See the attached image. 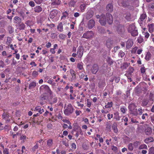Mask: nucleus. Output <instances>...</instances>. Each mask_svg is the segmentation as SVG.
<instances>
[{
  "instance_id": "obj_1",
  "label": "nucleus",
  "mask_w": 154,
  "mask_h": 154,
  "mask_svg": "<svg viewBox=\"0 0 154 154\" xmlns=\"http://www.w3.org/2000/svg\"><path fill=\"white\" fill-rule=\"evenodd\" d=\"M73 110L74 109L72 105L71 104H69L64 111V113L66 115L68 116L72 113Z\"/></svg>"
},
{
  "instance_id": "obj_2",
  "label": "nucleus",
  "mask_w": 154,
  "mask_h": 154,
  "mask_svg": "<svg viewBox=\"0 0 154 154\" xmlns=\"http://www.w3.org/2000/svg\"><path fill=\"white\" fill-rule=\"evenodd\" d=\"M40 91L41 92H44L45 94L49 93L50 95H52V93L49 87L45 85H43L40 87Z\"/></svg>"
},
{
  "instance_id": "obj_3",
  "label": "nucleus",
  "mask_w": 154,
  "mask_h": 154,
  "mask_svg": "<svg viewBox=\"0 0 154 154\" xmlns=\"http://www.w3.org/2000/svg\"><path fill=\"white\" fill-rule=\"evenodd\" d=\"M94 35V33L92 31H87L83 35L82 38L86 39H90L92 38Z\"/></svg>"
},
{
  "instance_id": "obj_4",
  "label": "nucleus",
  "mask_w": 154,
  "mask_h": 154,
  "mask_svg": "<svg viewBox=\"0 0 154 154\" xmlns=\"http://www.w3.org/2000/svg\"><path fill=\"white\" fill-rule=\"evenodd\" d=\"M34 111L36 112H38L36 114H34L33 115V116L36 117L39 116L40 114L43 112H44V110L43 109H42L40 106H37L35 108Z\"/></svg>"
},
{
  "instance_id": "obj_5",
  "label": "nucleus",
  "mask_w": 154,
  "mask_h": 154,
  "mask_svg": "<svg viewBox=\"0 0 154 154\" xmlns=\"http://www.w3.org/2000/svg\"><path fill=\"white\" fill-rule=\"evenodd\" d=\"M118 3L119 5L124 7H126L129 4L132 5V2L130 3L129 1L128 2L127 0H118Z\"/></svg>"
},
{
  "instance_id": "obj_6",
  "label": "nucleus",
  "mask_w": 154,
  "mask_h": 154,
  "mask_svg": "<svg viewBox=\"0 0 154 154\" xmlns=\"http://www.w3.org/2000/svg\"><path fill=\"white\" fill-rule=\"evenodd\" d=\"M99 21L102 25L104 26L105 25L106 22V20L104 14H102L100 15Z\"/></svg>"
},
{
  "instance_id": "obj_7",
  "label": "nucleus",
  "mask_w": 154,
  "mask_h": 154,
  "mask_svg": "<svg viewBox=\"0 0 154 154\" xmlns=\"http://www.w3.org/2000/svg\"><path fill=\"white\" fill-rule=\"evenodd\" d=\"M135 25L134 24L130 25L128 28V31L131 33L132 36H135Z\"/></svg>"
},
{
  "instance_id": "obj_8",
  "label": "nucleus",
  "mask_w": 154,
  "mask_h": 154,
  "mask_svg": "<svg viewBox=\"0 0 154 154\" xmlns=\"http://www.w3.org/2000/svg\"><path fill=\"white\" fill-rule=\"evenodd\" d=\"M106 19L109 24H111L113 22V18L112 15L108 13L106 14Z\"/></svg>"
},
{
  "instance_id": "obj_9",
  "label": "nucleus",
  "mask_w": 154,
  "mask_h": 154,
  "mask_svg": "<svg viewBox=\"0 0 154 154\" xmlns=\"http://www.w3.org/2000/svg\"><path fill=\"white\" fill-rule=\"evenodd\" d=\"M99 70V67L97 64H94L91 69V71L93 74H96Z\"/></svg>"
},
{
  "instance_id": "obj_10",
  "label": "nucleus",
  "mask_w": 154,
  "mask_h": 154,
  "mask_svg": "<svg viewBox=\"0 0 154 154\" xmlns=\"http://www.w3.org/2000/svg\"><path fill=\"white\" fill-rule=\"evenodd\" d=\"M83 53V47L82 46H79L77 49V54L78 57L81 58L82 56Z\"/></svg>"
},
{
  "instance_id": "obj_11",
  "label": "nucleus",
  "mask_w": 154,
  "mask_h": 154,
  "mask_svg": "<svg viewBox=\"0 0 154 154\" xmlns=\"http://www.w3.org/2000/svg\"><path fill=\"white\" fill-rule=\"evenodd\" d=\"M48 100L51 104H53L57 102V99L56 97L51 95L48 99Z\"/></svg>"
},
{
  "instance_id": "obj_12",
  "label": "nucleus",
  "mask_w": 154,
  "mask_h": 154,
  "mask_svg": "<svg viewBox=\"0 0 154 154\" xmlns=\"http://www.w3.org/2000/svg\"><path fill=\"white\" fill-rule=\"evenodd\" d=\"M106 83L105 79L99 80L98 83V87L100 88H102L106 85Z\"/></svg>"
},
{
  "instance_id": "obj_13",
  "label": "nucleus",
  "mask_w": 154,
  "mask_h": 154,
  "mask_svg": "<svg viewBox=\"0 0 154 154\" xmlns=\"http://www.w3.org/2000/svg\"><path fill=\"white\" fill-rule=\"evenodd\" d=\"M94 14L93 11L91 10H89L87 12L86 15V18L88 20L92 17Z\"/></svg>"
},
{
  "instance_id": "obj_14",
  "label": "nucleus",
  "mask_w": 154,
  "mask_h": 154,
  "mask_svg": "<svg viewBox=\"0 0 154 154\" xmlns=\"http://www.w3.org/2000/svg\"><path fill=\"white\" fill-rule=\"evenodd\" d=\"M95 24L94 20L91 19L89 20L88 23V27L89 29H91L93 27Z\"/></svg>"
},
{
  "instance_id": "obj_15",
  "label": "nucleus",
  "mask_w": 154,
  "mask_h": 154,
  "mask_svg": "<svg viewBox=\"0 0 154 154\" xmlns=\"http://www.w3.org/2000/svg\"><path fill=\"white\" fill-rule=\"evenodd\" d=\"M58 11L56 10H53L50 12L49 16L51 19H53L58 13Z\"/></svg>"
},
{
  "instance_id": "obj_16",
  "label": "nucleus",
  "mask_w": 154,
  "mask_h": 154,
  "mask_svg": "<svg viewBox=\"0 0 154 154\" xmlns=\"http://www.w3.org/2000/svg\"><path fill=\"white\" fill-rule=\"evenodd\" d=\"M146 17V15L145 14H143L141 15L140 19L138 20V22L141 26V25L142 24V21L144 20Z\"/></svg>"
},
{
  "instance_id": "obj_17",
  "label": "nucleus",
  "mask_w": 154,
  "mask_h": 154,
  "mask_svg": "<svg viewBox=\"0 0 154 154\" xmlns=\"http://www.w3.org/2000/svg\"><path fill=\"white\" fill-rule=\"evenodd\" d=\"M70 73L72 76L71 81H72L76 79L75 72L73 69H71L70 70Z\"/></svg>"
},
{
  "instance_id": "obj_18",
  "label": "nucleus",
  "mask_w": 154,
  "mask_h": 154,
  "mask_svg": "<svg viewBox=\"0 0 154 154\" xmlns=\"http://www.w3.org/2000/svg\"><path fill=\"white\" fill-rule=\"evenodd\" d=\"M106 10L108 12H112L113 11V6L112 4L111 3L108 4L106 7Z\"/></svg>"
},
{
  "instance_id": "obj_19",
  "label": "nucleus",
  "mask_w": 154,
  "mask_h": 154,
  "mask_svg": "<svg viewBox=\"0 0 154 154\" xmlns=\"http://www.w3.org/2000/svg\"><path fill=\"white\" fill-rule=\"evenodd\" d=\"M43 119V116L39 117V118H38L37 119L36 118H35L34 119V123L37 124L38 125H39L40 124L41 122L42 121V119Z\"/></svg>"
},
{
  "instance_id": "obj_20",
  "label": "nucleus",
  "mask_w": 154,
  "mask_h": 154,
  "mask_svg": "<svg viewBox=\"0 0 154 154\" xmlns=\"http://www.w3.org/2000/svg\"><path fill=\"white\" fill-rule=\"evenodd\" d=\"M133 41L131 39H130L128 40L127 42L126 43V47L127 48H129L133 45Z\"/></svg>"
},
{
  "instance_id": "obj_21",
  "label": "nucleus",
  "mask_w": 154,
  "mask_h": 154,
  "mask_svg": "<svg viewBox=\"0 0 154 154\" xmlns=\"http://www.w3.org/2000/svg\"><path fill=\"white\" fill-rule=\"evenodd\" d=\"M117 29V30L119 33L123 32L125 30L124 27L122 25H119Z\"/></svg>"
},
{
  "instance_id": "obj_22",
  "label": "nucleus",
  "mask_w": 154,
  "mask_h": 154,
  "mask_svg": "<svg viewBox=\"0 0 154 154\" xmlns=\"http://www.w3.org/2000/svg\"><path fill=\"white\" fill-rule=\"evenodd\" d=\"M144 126L140 125H138V128L137 129V132L139 133H141L143 131L144 129Z\"/></svg>"
},
{
  "instance_id": "obj_23",
  "label": "nucleus",
  "mask_w": 154,
  "mask_h": 154,
  "mask_svg": "<svg viewBox=\"0 0 154 154\" xmlns=\"http://www.w3.org/2000/svg\"><path fill=\"white\" fill-rule=\"evenodd\" d=\"M34 10L35 12L40 13L42 11V8L40 6H37L34 8Z\"/></svg>"
},
{
  "instance_id": "obj_24",
  "label": "nucleus",
  "mask_w": 154,
  "mask_h": 154,
  "mask_svg": "<svg viewBox=\"0 0 154 154\" xmlns=\"http://www.w3.org/2000/svg\"><path fill=\"white\" fill-rule=\"evenodd\" d=\"M129 66L128 63H124L121 65L120 68L122 70H124L126 69Z\"/></svg>"
},
{
  "instance_id": "obj_25",
  "label": "nucleus",
  "mask_w": 154,
  "mask_h": 154,
  "mask_svg": "<svg viewBox=\"0 0 154 154\" xmlns=\"http://www.w3.org/2000/svg\"><path fill=\"white\" fill-rule=\"evenodd\" d=\"M154 139L153 137H150L146 138L144 140V142L147 144L153 141Z\"/></svg>"
},
{
  "instance_id": "obj_26",
  "label": "nucleus",
  "mask_w": 154,
  "mask_h": 154,
  "mask_svg": "<svg viewBox=\"0 0 154 154\" xmlns=\"http://www.w3.org/2000/svg\"><path fill=\"white\" fill-rule=\"evenodd\" d=\"M154 24H151L148 25L149 31L150 33H152L154 30Z\"/></svg>"
},
{
  "instance_id": "obj_27",
  "label": "nucleus",
  "mask_w": 154,
  "mask_h": 154,
  "mask_svg": "<svg viewBox=\"0 0 154 154\" xmlns=\"http://www.w3.org/2000/svg\"><path fill=\"white\" fill-rule=\"evenodd\" d=\"M57 29L59 31L62 32L63 31V25L62 22H60L57 26Z\"/></svg>"
},
{
  "instance_id": "obj_28",
  "label": "nucleus",
  "mask_w": 154,
  "mask_h": 154,
  "mask_svg": "<svg viewBox=\"0 0 154 154\" xmlns=\"http://www.w3.org/2000/svg\"><path fill=\"white\" fill-rule=\"evenodd\" d=\"M14 20H15L14 22L16 23L19 24L21 23V19L18 17H15L14 18Z\"/></svg>"
},
{
  "instance_id": "obj_29",
  "label": "nucleus",
  "mask_w": 154,
  "mask_h": 154,
  "mask_svg": "<svg viewBox=\"0 0 154 154\" xmlns=\"http://www.w3.org/2000/svg\"><path fill=\"white\" fill-rule=\"evenodd\" d=\"M134 104H130L128 106V108L131 111V113L132 114H134Z\"/></svg>"
},
{
  "instance_id": "obj_30",
  "label": "nucleus",
  "mask_w": 154,
  "mask_h": 154,
  "mask_svg": "<svg viewBox=\"0 0 154 154\" xmlns=\"http://www.w3.org/2000/svg\"><path fill=\"white\" fill-rule=\"evenodd\" d=\"M145 132L146 134L148 135H150L152 132L151 128L150 127H148L146 129H145Z\"/></svg>"
},
{
  "instance_id": "obj_31",
  "label": "nucleus",
  "mask_w": 154,
  "mask_h": 154,
  "mask_svg": "<svg viewBox=\"0 0 154 154\" xmlns=\"http://www.w3.org/2000/svg\"><path fill=\"white\" fill-rule=\"evenodd\" d=\"M117 125L116 123H114L112 125V128L114 132L115 133H117L118 131V130L117 128Z\"/></svg>"
},
{
  "instance_id": "obj_32",
  "label": "nucleus",
  "mask_w": 154,
  "mask_h": 154,
  "mask_svg": "<svg viewBox=\"0 0 154 154\" xmlns=\"http://www.w3.org/2000/svg\"><path fill=\"white\" fill-rule=\"evenodd\" d=\"M52 1V4L53 5H59L61 3L60 0H51Z\"/></svg>"
},
{
  "instance_id": "obj_33",
  "label": "nucleus",
  "mask_w": 154,
  "mask_h": 154,
  "mask_svg": "<svg viewBox=\"0 0 154 154\" xmlns=\"http://www.w3.org/2000/svg\"><path fill=\"white\" fill-rule=\"evenodd\" d=\"M36 86V83L35 82H33L29 84V89H31L35 87Z\"/></svg>"
},
{
  "instance_id": "obj_34",
  "label": "nucleus",
  "mask_w": 154,
  "mask_h": 154,
  "mask_svg": "<svg viewBox=\"0 0 154 154\" xmlns=\"http://www.w3.org/2000/svg\"><path fill=\"white\" fill-rule=\"evenodd\" d=\"M40 99L41 100H47L48 99V97L46 95H42L40 97Z\"/></svg>"
},
{
  "instance_id": "obj_35",
  "label": "nucleus",
  "mask_w": 154,
  "mask_h": 154,
  "mask_svg": "<svg viewBox=\"0 0 154 154\" xmlns=\"http://www.w3.org/2000/svg\"><path fill=\"white\" fill-rule=\"evenodd\" d=\"M76 1L75 0H71L69 3V5L71 7H74Z\"/></svg>"
},
{
  "instance_id": "obj_36",
  "label": "nucleus",
  "mask_w": 154,
  "mask_h": 154,
  "mask_svg": "<svg viewBox=\"0 0 154 154\" xmlns=\"http://www.w3.org/2000/svg\"><path fill=\"white\" fill-rule=\"evenodd\" d=\"M106 46L108 48H109L112 47V44L111 41L110 40L108 39L107 40L106 42Z\"/></svg>"
},
{
  "instance_id": "obj_37",
  "label": "nucleus",
  "mask_w": 154,
  "mask_h": 154,
  "mask_svg": "<svg viewBox=\"0 0 154 154\" xmlns=\"http://www.w3.org/2000/svg\"><path fill=\"white\" fill-rule=\"evenodd\" d=\"M151 57V54L149 52H148L146 54L145 59L147 60H149L150 59Z\"/></svg>"
},
{
  "instance_id": "obj_38",
  "label": "nucleus",
  "mask_w": 154,
  "mask_h": 154,
  "mask_svg": "<svg viewBox=\"0 0 154 154\" xmlns=\"http://www.w3.org/2000/svg\"><path fill=\"white\" fill-rule=\"evenodd\" d=\"M8 30L10 34L12 33L14 31V28L12 26H9L8 27Z\"/></svg>"
},
{
  "instance_id": "obj_39",
  "label": "nucleus",
  "mask_w": 154,
  "mask_h": 154,
  "mask_svg": "<svg viewBox=\"0 0 154 154\" xmlns=\"http://www.w3.org/2000/svg\"><path fill=\"white\" fill-rule=\"evenodd\" d=\"M77 67L79 70H82L83 69V63H78L77 65Z\"/></svg>"
},
{
  "instance_id": "obj_40",
  "label": "nucleus",
  "mask_w": 154,
  "mask_h": 154,
  "mask_svg": "<svg viewBox=\"0 0 154 154\" xmlns=\"http://www.w3.org/2000/svg\"><path fill=\"white\" fill-rule=\"evenodd\" d=\"M69 15V14L66 11H65L63 13V16L61 17V19H64V20L66 17H67Z\"/></svg>"
},
{
  "instance_id": "obj_41",
  "label": "nucleus",
  "mask_w": 154,
  "mask_h": 154,
  "mask_svg": "<svg viewBox=\"0 0 154 154\" xmlns=\"http://www.w3.org/2000/svg\"><path fill=\"white\" fill-rule=\"evenodd\" d=\"M139 149H147V146L145 144H142L139 146Z\"/></svg>"
},
{
  "instance_id": "obj_42",
  "label": "nucleus",
  "mask_w": 154,
  "mask_h": 154,
  "mask_svg": "<svg viewBox=\"0 0 154 154\" xmlns=\"http://www.w3.org/2000/svg\"><path fill=\"white\" fill-rule=\"evenodd\" d=\"M148 154H154V147H152L149 149Z\"/></svg>"
},
{
  "instance_id": "obj_43",
  "label": "nucleus",
  "mask_w": 154,
  "mask_h": 154,
  "mask_svg": "<svg viewBox=\"0 0 154 154\" xmlns=\"http://www.w3.org/2000/svg\"><path fill=\"white\" fill-rule=\"evenodd\" d=\"M112 105V102H108L107 104L105 106V108H108L111 107Z\"/></svg>"
},
{
  "instance_id": "obj_44",
  "label": "nucleus",
  "mask_w": 154,
  "mask_h": 154,
  "mask_svg": "<svg viewBox=\"0 0 154 154\" xmlns=\"http://www.w3.org/2000/svg\"><path fill=\"white\" fill-rule=\"evenodd\" d=\"M114 114L115 115L114 118L117 120L119 121L120 119V117L119 116V113L118 112H116L114 113Z\"/></svg>"
},
{
  "instance_id": "obj_45",
  "label": "nucleus",
  "mask_w": 154,
  "mask_h": 154,
  "mask_svg": "<svg viewBox=\"0 0 154 154\" xmlns=\"http://www.w3.org/2000/svg\"><path fill=\"white\" fill-rule=\"evenodd\" d=\"M126 19L128 20H129L131 19V14L129 13L125 14L124 15Z\"/></svg>"
},
{
  "instance_id": "obj_46",
  "label": "nucleus",
  "mask_w": 154,
  "mask_h": 154,
  "mask_svg": "<svg viewBox=\"0 0 154 154\" xmlns=\"http://www.w3.org/2000/svg\"><path fill=\"white\" fill-rule=\"evenodd\" d=\"M142 113V111L141 109L139 108L137 111V112L135 113V116H137L138 115H141Z\"/></svg>"
},
{
  "instance_id": "obj_47",
  "label": "nucleus",
  "mask_w": 154,
  "mask_h": 154,
  "mask_svg": "<svg viewBox=\"0 0 154 154\" xmlns=\"http://www.w3.org/2000/svg\"><path fill=\"white\" fill-rule=\"evenodd\" d=\"M137 40L138 43H140L143 42V39L142 37L140 36L138 38Z\"/></svg>"
},
{
  "instance_id": "obj_48",
  "label": "nucleus",
  "mask_w": 154,
  "mask_h": 154,
  "mask_svg": "<svg viewBox=\"0 0 154 154\" xmlns=\"http://www.w3.org/2000/svg\"><path fill=\"white\" fill-rule=\"evenodd\" d=\"M9 116V115L7 114L4 112L2 115V118L3 119H7L8 118Z\"/></svg>"
},
{
  "instance_id": "obj_49",
  "label": "nucleus",
  "mask_w": 154,
  "mask_h": 154,
  "mask_svg": "<svg viewBox=\"0 0 154 154\" xmlns=\"http://www.w3.org/2000/svg\"><path fill=\"white\" fill-rule=\"evenodd\" d=\"M66 35L63 34H60L59 35V37L61 39H64L66 37Z\"/></svg>"
},
{
  "instance_id": "obj_50",
  "label": "nucleus",
  "mask_w": 154,
  "mask_h": 154,
  "mask_svg": "<svg viewBox=\"0 0 154 154\" xmlns=\"http://www.w3.org/2000/svg\"><path fill=\"white\" fill-rule=\"evenodd\" d=\"M125 55V53L122 51H120L119 54V56H120V57L122 58Z\"/></svg>"
},
{
  "instance_id": "obj_51",
  "label": "nucleus",
  "mask_w": 154,
  "mask_h": 154,
  "mask_svg": "<svg viewBox=\"0 0 154 154\" xmlns=\"http://www.w3.org/2000/svg\"><path fill=\"white\" fill-rule=\"evenodd\" d=\"M62 143L63 144L65 145V146L66 147H68L69 146V142L68 141H67L66 140H63Z\"/></svg>"
},
{
  "instance_id": "obj_52",
  "label": "nucleus",
  "mask_w": 154,
  "mask_h": 154,
  "mask_svg": "<svg viewBox=\"0 0 154 154\" xmlns=\"http://www.w3.org/2000/svg\"><path fill=\"white\" fill-rule=\"evenodd\" d=\"M143 35H145V38H149V34L148 32H145L143 31Z\"/></svg>"
},
{
  "instance_id": "obj_53",
  "label": "nucleus",
  "mask_w": 154,
  "mask_h": 154,
  "mask_svg": "<svg viewBox=\"0 0 154 154\" xmlns=\"http://www.w3.org/2000/svg\"><path fill=\"white\" fill-rule=\"evenodd\" d=\"M53 143L52 140L51 139H49L47 141V145L48 146H51Z\"/></svg>"
},
{
  "instance_id": "obj_54",
  "label": "nucleus",
  "mask_w": 154,
  "mask_h": 154,
  "mask_svg": "<svg viewBox=\"0 0 154 154\" xmlns=\"http://www.w3.org/2000/svg\"><path fill=\"white\" fill-rule=\"evenodd\" d=\"M128 149L131 151H132L133 149V144L132 143H129L128 146Z\"/></svg>"
},
{
  "instance_id": "obj_55",
  "label": "nucleus",
  "mask_w": 154,
  "mask_h": 154,
  "mask_svg": "<svg viewBox=\"0 0 154 154\" xmlns=\"http://www.w3.org/2000/svg\"><path fill=\"white\" fill-rule=\"evenodd\" d=\"M25 27V26L23 23H22L20 25L19 29L20 30L23 29Z\"/></svg>"
},
{
  "instance_id": "obj_56",
  "label": "nucleus",
  "mask_w": 154,
  "mask_h": 154,
  "mask_svg": "<svg viewBox=\"0 0 154 154\" xmlns=\"http://www.w3.org/2000/svg\"><path fill=\"white\" fill-rule=\"evenodd\" d=\"M5 66V64L3 61L2 60H0V67L3 68Z\"/></svg>"
},
{
  "instance_id": "obj_57",
  "label": "nucleus",
  "mask_w": 154,
  "mask_h": 154,
  "mask_svg": "<svg viewBox=\"0 0 154 154\" xmlns=\"http://www.w3.org/2000/svg\"><path fill=\"white\" fill-rule=\"evenodd\" d=\"M38 72L35 71H34L32 73V76L34 77H36L38 75Z\"/></svg>"
},
{
  "instance_id": "obj_58",
  "label": "nucleus",
  "mask_w": 154,
  "mask_h": 154,
  "mask_svg": "<svg viewBox=\"0 0 154 154\" xmlns=\"http://www.w3.org/2000/svg\"><path fill=\"white\" fill-rule=\"evenodd\" d=\"M112 149L115 152H116L117 151L118 149L116 146H112L111 147Z\"/></svg>"
},
{
  "instance_id": "obj_59",
  "label": "nucleus",
  "mask_w": 154,
  "mask_h": 154,
  "mask_svg": "<svg viewBox=\"0 0 154 154\" xmlns=\"http://www.w3.org/2000/svg\"><path fill=\"white\" fill-rule=\"evenodd\" d=\"M134 71V69H133V68L132 67H131L129 68L128 72L129 74H131L132 72H133Z\"/></svg>"
},
{
  "instance_id": "obj_60",
  "label": "nucleus",
  "mask_w": 154,
  "mask_h": 154,
  "mask_svg": "<svg viewBox=\"0 0 154 154\" xmlns=\"http://www.w3.org/2000/svg\"><path fill=\"white\" fill-rule=\"evenodd\" d=\"M38 148V144L37 143L32 148V150L33 151H35V150L37 149Z\"/></svg>"
},
{
  "instance_id": "obj_61",
  "label": "nucleus",
  "mask_w": 154,
  "mask_h": 154,
  "mask_svg": "<svg viewBox=\"0 0 154 154\" xmlns=\"http://www.w3.org/2000/svg\"><path fill=\"white\" fill-rule=\"evenodd\" d=\"M80 14H81L79 13L75 12L74 13V16L75 17H79Z\"/></svg>"
},
{
  "instance_id": "obj_62",
  "label": "nucleus",
  "mask_w": 154,
  "mask_h": 154,
  "mask_svg": "<svg viewBox=\"0 0 154 154\" xmlns=\"http://www.w3.org/2000/svg\"><path fill=\"white\" fill-rule=\"evenodd\" d=\"M26 138V137L25 135H22L20 136V139L23 140L24 141Z\"/></svg>"
},
{
  "instance_id": "obj_63",
  "label": "nucleus",
  "mask_w": 154,
  "mask_h": 154,
  "mask_svg": "<svg viewBox=\"0 0 154 154\" xmlns=\"http://www.w3.org/2000/svg\"><path fill=\"white\" fill-rule=\"evenodd\" d=\"M148 116L147 114L146 113H145L143 114V115L142 116V119H145V118L146 117H147Z\"/></svg>"
},
{
  "instance_id": "obj_64",
  "label": "nucleus",
  "mask_w": 154,
  "mask_h": 154,
  "mask_svg": "<svg viewBox=\"0 0 154 154\" xmlns=\"http://www.w3.org/2000/svg\"><path fill=\"white\" fill-rule=\"evenodd\" d=\"M29 5L31 7H34L35 5L34 2L33 1H30L29 2Z\"/></svg>"
}]
</instances>
